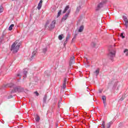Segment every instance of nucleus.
<instances>
[{
	"mask_svg": "<svg viewBox=\"0 0 128 128\" xmlns=\"http://www.w3.org/2000/svg\"><path fill=\"white\" fill-rule=\"evenodd\" d=\"M34 94H36V96H39V94H38V92H34Z\"/></svg>",
	"mask_w": 128,
	"mask_h": 128,
	"instance_id": "nucleus-28",
	"label": "nucleus"
},
{
	"mask_svg": "<svg viewBox=\"0 0 128 128\" xmlns=\"http://www.w3.org/2000/svg\"><path fill=\"white\" fill-rule=\"evenodd\" d=\"M44 52H46V48L44 49Z\"/></svg>",
	"mask_w": 128,
	"mask_h": 128,
	"instance_id": "nucleus-36",
	"label": "nucleus"
},
{
	"mask_svg": "<svg viewBox=\"0 0 128 128\" xmlns=\"http://www.w3.org/2000/svg\"><path fill=\"white\" fill-rule=\"evenodd\" d=\"M69 8H70V6L68 5L67 6H66V7L65 8V9L63 11V14H66V10H68Z\"/></svg>",
	"mask_w": 128,
	"mask_h": 128,
	"instance_id": "nucleus-13",
	"label": "nucleus"
},
{
	"mask_svg": "<svg viewBox=\"0 0 128 128\" xmlns=\"http://www.w3.org/2000/svg\"><path fill=\"white\" fill-rule=\"evenodd\" d=\"M102 100H103V104H104V106L106 107V96H102Z\"/></svg>",
	"mask_w": 128,
	"mask_h": 128,
	"instance_id": "nucleus-9",
	"label": "nucleus"
},
{
	"mask_svg": "<svg viewBox=\"0 0 128 128\" xmlns=\"http://www.w3.org/2000/svg\"><path fill=\"white\" fill-rule=\"evenodd\" d=\"M8 98H12V96H10L8 97Z\"/></svg>",
	"mask_w": 128,
	"mask_h": 128,
	"instance_id": "nucleus-33",
	"label": "nucleus"
},
{
	"mask_svg": "<svg viewBox=\"0 0 128 128\" xmlns=\"http://www.w3.org/2000/svg\"><path fill=\"white\" fill-rule=\"evenodd\" d=\"M124 54H125L126 56H128V49L124 50Z\"/></svg>",
	"mask_w": 128,
	"mask_h": 128,
	"instance_id": "nucleus-20",
	"label": "nucleus"
},
{
	"mask_svg": "<svg viewBox=\"0 0 128 128\" xmlns=\"http://www.w3.org/2000/svg\"><path fill=\"white\" fill-rule=\"evenodd\" d=\"M102 128H106V124H104V122H103L102 124Z\"/></svg>",
	"mask_w": 128,
	"mask_h": 128,
	"instance_id": "nucleus-26",
	"label": "nucleus"
},
{
	"mask_svg": "<svg viewBox=\"0 0 128 128\" xmlns=\"http://www.w3.org/2000/svg\"><path fill=\"white\" fill-rule=\"evenodd\" d=\"M54 26H56V20L52 22V24L50 26V28L52 30V28H54Z\"/></svg>",
	"mask_w": 128,
	"mask_h": 128,
	"instance_id": "nucleus-7",
	"label": "nucleus"
},
{
	"mask_svg": "<svg viewBox=\"0 0 128 128\" xmlns=\"http://www.w3.org/2000/svg\"><path fill=\"white\" fill-rule=\"evenodd\" d=\"M120 36H122V38H126L124 36V33H122Z\"/></svg>",
	"mask_w": 128,
	"mask_h": 128,
	"instance_id": "nucleus-27",
	"label": "nucleus"
},
{
	"mask_svg": "<svg viewBox=\"0 0 128 128\" xmlns=\"http://www.w3.org/2000/svg\"><path fill=\"white\" fill-rule=\"evenodd\" d=\"M12 1H14V0H12Z\"/></svg>",
	"mask_w": 128,
	"mask_h": 128,
	"instance_id": "nucleus-39",
	"label": "nucleus"
},
{
	"mask_svg": "<svg viewBox=\"0 0 128 128\" xmlns=\"http://www.w3.org/2000/svg\"><path fill=\"white\" fill-rule=\"evenodd\" d=\"M20 46V42L17 40L12 44L11 46V50L12 51L14 54H16L17 52H18Z\"/></svg>",
	"mask_w": 128,
	"mask_h": 128,
	"instance_id": "nucleus-1",
	"label": "nucleus"
},
{
	"mask_svg": "<svg viewBox=\"0 0 128 128\" xmlns=\"http://www.w3.org/2000/svg\"><path fill=\"white\" fill-rule=\"evenodd\" d=\"M35 120L36 122H40V116L36 114V117L35 118Z\"/></svg>",
	"mask_w": 128,
	"mask_h": 128,
	"instance_id": "nucleus-12",
	"label": "nucleus"
},
{
	"mask_svg": "<svg viewBox=\"0 0 128 128\" xmlns=\"http://www.w3.org/2000/svg\"><path fill=\"white\" fill-rule=\"evenodd\" d=\"M91 46H93V48H94L96 46V42H92L91 44Z\"/></svg>",
	"mask_w": 128,
	"mask_h": 128,
	"instance_id": "nucleus-22",
	"label": "nucleus"
},
{
	"mask_svg": "<svg viewBox=\"0 0 128 128\" xmlns=\"http://www.w3.org/2000/svg\"><path fill=\"white\" fill-rule=\"evenodd\" d=\"M14 24H12L8 28V30H12V28H14Z\"/></svg>",
	"mask_w": 128,
	"mask_h": 128,
	"instance_id": "nucleus-17",
	"label": "nucleus"
},
{
	"mask_svg": "<svg viewBox=\"0 0 128 128\" xmlns=\"http://www.w3.org/2000/svg\"><path fill=\"white\" fill-rule=\"evenodd\" d=\"M81 7L80 6H79L77 8L76 10V14H78V12H79L80 10Z\"/></svg>",
	"mask_w": 128,
	"mask_h": 128,
	"instance_id": "nucleus-18",
	"label": "nucleus"
},
{
	"mask_svg": "<svg viewBox=\"0 0 128 128\" xmlns=\"http://www.w3.org/2000/svg\"><path fill=\"white\" fill-rule=\"evenodd\" d=\"M90 92H88V90H86V94L85 95V96H90Z\"/></svg>",
	"mask_w": 128,
	"mask_h": 128,
	"instance_id": "nucleus-25",
	"label": "nucleus"
},
{
	"mask_svg": "<svg viewBox=\"0 0 128 128\" xmlns=\"http://www.w3.org/2000/svg\"><path fill=\"white\" fill-rule=\"evenodd\" d=\"M124 24H125V26H126V28H128V18H126V17L124 16Z\"/></svg>",
	"mask_w": 128,
	"mask_h": 128,
	"instance_id": "nucleus-10",
	"label": "nucleus"
},
{
	"mask_svg": "<svg viewBox=\"0 0 128 128\" xmlns=\"http://www.w3.org/2000/svg\"><path fill=\"white\" fill-rule=\"evenodd\" d=\"M46 96H45L44 98V102H46Z\"/></svg>",
	"mask_w": 128,
	"mask_h": 128,
	"instance_id": "nucleus-30",
	"label": "nucleus"
},
{
	"mask_svg": "<svg viewBox=\"0 0 128 128\" xmlns=\"http://www.w3.org/2000/svg\"><path fill=\"white\" fill-rule=\"evenodd\" d=\"M42 0H40L37 6L38 10H40V8H42Z\"/></svg>",
	"mask_w": 128,
	"mask_h": 128,
	"instance_id": "nucleus-8",
	"label": "nucleus"
},
{
	"mask_svg": "<svg viewBox=\"0 0 128 128\" xmlns=\"http://www.w3.org/2000/svg\"><path fill=\"white\" fill-rule=\"evenodd\" d=\"M106 2V0H104L100 2L98 5L97 8H96V10H100V8H102L104 6Z\"/></svg>",
	"mask_w": 128,
	"mask_h": 128,
	"instance_id": "nucleus-3",
	"label": "nucleus"
},
{
	"mask_svg": "<svg viewBox=\"0 0 128 128\" xmlns=\"http://www.w3.org/2000/svg\"><path fill=\"white\" fill-rule=\"evenodd\" d=\"M36 54V52H32V57L34 58V56Z\"/></svg>",
	"mask_w": 128,
	"mask_h": 128,
	"instance_id": "nucleus-31",
	"label": "nucleus"
},
{
	"mask_svg": "<svg viewBox=\"0 0 128 128\" xmlns=\"http://www.w3.org/2000/svg\"><path fill=\"white\" fill-rule=\"evenodd\" d=\"M70 34H68L67 36L66 37V40H70Z\"/></svg>",
	"mask_w": 128,
	"mask_h": 128,
	"instance_id": "nucleus-24",
	"label": "nucleus"
},
{
	"mask_svg": "<svg viewBox=\"0 0 128 128\" xmlns=\"http://www.w3.org/2000/svg\"><path fill=\"white\" fill-rule=\"evenodd\" d=\"M116 56V51L114 50H110L109 52V54H108V58L111 60H114V58Z\"/></svg>",
	"mask_w": 128,
	"mask_h": 128,
	"instance_id": "nucleus-2",
	"label": "nucleus"
},
{
	"mask_svg": "<svg viewBox=\"0 0 128 128\" xmlns=\"http://www.w3.org/2000/svg\"><path fill=\"white\" fill-rule=\"evenodd\" d=\"M18 76H20V74H18Z\"/></svg>",
	"mask_w": 128,
	"mask_h": 128,
	"instance_id": "nucleus-37",
	"label": "nucleus"
},
{
	"mask_svg": "<svg viewBox=\"0 0 128 128\" xmlns=\"http://www.w3.org/2000/svg\"><path fill=\"white\" fill-rule=\"evenodd\" d=\"M84 30V26H81L78 30L79 32H82Z\"/></svg>",
	"mask_w": 128,
	"mask_h": 128,
	"instance_id": "nucleus-15",
	"label": "nucleus"
},
{
	"mask_svg": "<svg viewBox=\"0 0 128 128\" xmlns=\"http://www.w3.org/2000/svg\"><path fill=\"white\" fill-rule=\"evenodd\" d=\"M66 79L64 78V83H63L62 88H66Z\"/></svg>",
	"mask_w": 128,
	"mask_h": 128,
	"instance_id": "nucleus-11",
	"label": "nucleus"
},
{
	"mask_svg": "<svg viewBox=\"0 0 128 128\" xmlns=\"http://www.w3.org/2000/svg\"><path fill=\"white\" fill-rule=\"evenodd\" d=\"M74 56H72L70 58V66H72V64H74Z\"/></svg>",
	"mask_w": 128,
	"mask_h": 128,
	"instance_id": "nucleus-6",
	"label": "nucleus"
},
{
	"mask_svg": "<svg viewBox=\"0 0 128 128\" xmlns=\"http://www.w3.org/2000/svg\"><path fill=\"white\" fill-rule=\"evenodd\" d=\"M112 124V122H109L107 124H106V128H110V126Z\"/></svg>",
	"mask_w": 128,
	"mask_h": 128,
	"instance_id": "nucleus-16",
	"label": "nucleus"
},
{
	"mask_svg": "<svg viewBox=\"0 0 128 128\" xmlns=\"http://www.w3.org/2000/svg\"><path fill=\"white\" fill-rule=\"evenodd\" d=\"M60 104H61L60 102H58V108H60Z\"/></svg>",
	"mask_w": 128,
	"mask_h": 128,
	"instance_id": "nucleus-34",
	"label": "nucleus"
},
{
	"mask_svg": "<svg viewBox=\"0 0 128 128\" xmlns=\"http://www.w3.org/2000/svg\"><path fill=\"white\" fill-rule=\"evenodd\" d=\"M121 100H122V99H120Z\"/></svg>",
	"mask_w": 128,
	"mask_h": 128,
	"instance_id": "nucleus-40",
	"label": "nucleus"
},
{
	"mask_svg": "<svg viewBox=\"0 0 128 128\" xmlns=\"http://www.w3.org/2000/svg\"><path fill=\"white\" fill-rule=\"evenodd\" d=\"M23 74H24V78H26V74H28V71L24 70Z\"/></svg>",
	"mask_w": 128,
	"mask_h": 128,
	"instance_id": "nucleus-19",
	"label": "nucleus"
},
{
	"mask_svg": "<svg viewBox=\"0 0 128 128\" xmlns=\"http://www.w3.org/2000/svg\"><path fill=\"white\" fill-rule=\"evenodd\" d=\"M84 114H86V112H85V113H84Z\"/></svg>",
	"mask_w": 128,
	"mask_h": 128,
	"instance_id": "nucleus-38",
	"label": "nucleus"
},
{
	"mask_svg": "<svg viewBox=\"0 0 128 128\" xmlns=\"http://www.w3.org/2000/svg\"><path fill=\"white\" fill-rule=\"evenodd\" d=\"M63 36H64V34H61V35L58 36V40H62Z\"/></svg>",
	"mask_w": 128,
	"mask_h": 128,
	"instance_id": "nucleus-21",
	"label": "nucleus"
},
{
	"mask_svg": "<svg viewBox=\"0 0 128 128\" xmlns=\"http://www.w3.org/2000/svg\"><path fill=\"white\" fill-rule=\"evenodd\" d=\"M60 14H62V10H60L59 12H58V14L57 15V18H58V16H60Z\"/></svg>",
	"mask_w": 128,
	"mask_h": 128,
	"instance_id": "nucleus-23",
	"label": "nucleus"
},
{
	"mask_svg": "<svg viewBox=\"0 0 128 128\" xmlns=\"http://www.w3.org/2000/svg\"><path fill=\"white\" fill-rule=\"evenodd\" d=\"M15 90L16 92H22L24 90V89L20 86H18L15 88Z\"/></svg>",
	"mask_w": 128,
	"mask_h": 128,
	"instance_id": "nucleus-5",
	"label": "nucleus"
},
{
	"mask_svg": "<svg viewBox=\"0 0 128 128\" xmlns=\"http://www.w3.org/2000/svg\"><path fill=\"white\" fill-rule=\"evenodd\" d=\"M3 10H4L2 8H0V12H2Z\"/></svg>",
	"mask_w": 128,
	"mask_h": 128,
	"instance_id": "nucleus-32",
	"label": "nucleus"
},
{
	"mask_svg": "<svg viewBox=\"0 0 128 128\" xmlns=\"http://www.w3.org/2000/svg\"><path fill=\"white\" fill-rule=\"evenodd\" d=\"M80 94H81V96H82V94H83L82 92H80Z\"/></svg>",
	"mask_w": 128,
	"mask_h": 128,
	"instance_id": "nucleus-35",
	"label": "nucleus"
},
{
	"mask_svg": "<svg viewBox=\"0 0 128 128\" xmlns=\"http://www.w3.org/2000/svg\"><path fill=\"white\" fill-rule=\"evenodd\" d=\"M70 14V10H68V12L65 14V16L62 18V21L64 22V20H66V18H68Z\"/></svg>",
	"mask_w": 128,
	"mask_h": 128,
	"instance_id": "nucleus-4",
	"label": "nucleus"
},
{
	"mask_svg": "<svg viewBox=\"0 0 128 128\" xmlns=\"http://www.w3.org/2000/svg\"><path fill=\"white\" fill-rule=\"evenodd\" d=\"M94 74H95L96 76H98V74H100V68H98L94 72Z\"/></svg>",
	"mask_w": 128,
	"mask_h": 128,
	"instance_id": "nucleus-14",
	"label": "nucleus"
},
{
	"mask_svg": "<svg viewBox=\"0 0 128 128\" xmlns=\"http://www.w3.org/2000/svg\"><path fill=\"white\" fill-rule=\"evenodd\" d=\"M68 44V40H66L64 42V46H66V44Z\"/></svg>",
	"mask_w": 128,
	"mask_h": 128,
	"instance_id": "nucleus-29",
	"label": "nucleus"
}]
</instances>
